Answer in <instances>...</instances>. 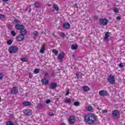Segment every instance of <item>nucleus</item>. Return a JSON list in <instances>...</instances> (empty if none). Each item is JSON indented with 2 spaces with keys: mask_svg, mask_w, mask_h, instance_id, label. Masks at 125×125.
Returning a JSON list of instances; mask_svg holds the SVG:
<instances>
[{
  "mask_svg": "<svg viewBox=\"0 0 125 125\" xmlns=\"http://www.w3.org/2000/svg\"><path fill=\"white\" fill-rule=\"evenodd\" d=\"M8 0H3V1H8Z\"/></svg>",
  "mask_w": 125,
  "mask_h": 125,
  "instance_id": "48",
  "label": "nucleus"
},
{
  "mask_svg": "<svg viewBox=\"0 0 125 125\" xmlns=\"http://www.w3.org/2000/svg\"><path fill=\"white\" fill-rule=\"evenodd\" d=\"M49 116H54V114L53 113V111L52 110L50 111V112L49 113Z\"/></svg>",
  "mask_w": 125,
  "mask_h": 125,
  "instance_id": "34",
  "label": "nucleus"
},
{
  "mask_svg": "<svg viewBox=\"0 0 125 125\" xmlns=\"http://www.w3.org/2000/svg\"><path fill=\"white\" fill-rule=\"evenodd\" d=\"M34 6L36 7V8H39V7H41V3H40L39 2H36L34 3Z\"/></svg>",
  "mask_w": 125,
  "mask_h": 125,
  "instance_id": "19",
  "label": "nucleus"
},
{
  "mask_svg": "<svg viewBox=\"0 0 125 125\" xmlns=\"http://www.w3.org/2000/svg\"><path fill=\"white\" fill-rule=\"evenodd\" d=\"M78 48V45L73 44L71 46V49L76 50Z\"/></svg>",
  "mask_w": 125,
  "mask_h": 125,
  "instance_id": "22",
  "label": "nucleus"
},
{
  "mask_svg": "<svg viewBox=\"0 0 125 125\" xmlns=\"http://www.w3.org/2000/svg\"><path fill=\"white\" fill-rule=\"evenodd\" d=\"M4 18V15H0V19H3Z\"/></svg>",
  "mask_w": 125,
  "mask_h": 125,
  "instance_id": "40",
  "label": "nucleus"
},
{
  "mask_svg": "<svg viewBox=\"0 0 125 125\" xmlns=\"http://www.w3.org/2000/svg\"><path fill=\"white\" fill-rule=\"evenodd\" d=\"M83 88L84 91H85V92L89 91V87L87 86H83Z\"/></svg>",
  "mask_w": 125,
  "mask_h": 125,
  "instance_id": "20",
  "label": "nucleus"
},
{
  "mask_svg": "<svg viewBox=\"0 0 125 125\" xmlns=\"http://www.w3.org/2000/svg\"><path fill=\"white\" fill-rule=\"evenodd\" d=\"M53 53H54V54L56 56L58 55V51L56 50V49H53L52 50Z\"/></svg>",
  "mask_w": 125,
  "mask_h": 125,
  "instance_id": "25",
  "label": "nucleus"
},
{
  "mask_svg": "<svg viewBox=\"0 0 125 125\" xmlns=\"http://www.w3.org/2000/svg\"><path fill=\"white\" fill-rule=\"evenodd\" d=\"M92 110H93L92 106H89L87 107V111H88L89 112H92Z\"/></svg>",
  "mask_w": 125,
  "mask_h": 125,
  "instance_id": "27",
  "label": "nucleus"
},
{
  "mask_svg": "<svg viewBox=\"0 0 125 125\" xmlns=\"http://www.w3.org/2000/svg\"><path fill=\"white\" fill-rule=\"evenodd\" d=\"M0 99H1V97H0Z\"/></svg>",
  "mask_w": 125,
  "mask_h": 125,
  "instance_id": "50",
  "label": "nucleus"
},
{
  "mask_svg": "<svg viewBox=\"0 0 125 125\" xmlns=\"http://www.w3.org/2000/svg\"><path fill=\"white\" fill-rule=\"evenodd\" d=\"M21 61L22 62H27L28 61V59L27 58H22L21 59Z\"/></svg>",
  "mask_w": 125,
  "mask_h": 125,
  "instance_id": "24",
  "label": "nucleus"
},
{
  "mask_svg": "<svg viewBox=\"0 0 125 125\" xmlns=\"http://www.w3.org/2000/svg\"><path fill=\"white\" fill-rule=\"evenodd\" d=\"M112 117L115 119H119L120 117V112L118 110H115L112 111Z\"/></svg>",
  "mask_w": 125,
  "mask_h": 125,
  "instance_id": "4",
  "label": "nucleus"
},
{
  "mask_svg": "<svg viewBox=\"0 0 125 125\" xmlns=\"http://www.w3.org/2000/svg\"><path fill=\"white\" fill-rule=\"evenodd\" d=\"M32 105V104L30 102H23L22 103V105L24 106H31Z\"/></svg>",
  "mask_w": 125,
  "mask_h": 125,
  "instance_id": "15",
  "label": "nucleus"
},
{
  "mask_svg": "<svg viewBox=\"0 0 125 125\" xmlns=\"http://www.w3.org/2000/svg\"><path fill=\"white\" fill-rule=\"evenodd\" d=\"M64 103H71V100L70 99L65 100L64 101Z\"/></svg>",
  "mask_w": 125,
  "mask_h": 125,
  "instance_id": "32",
  "label": "nucleus"
},
{
  "mask_svg": "<svg viewBox=\"0 0 125 125\" xmlns=\"http://www.w3.org/2000/svg\"><path fill=\"white\" fill-rule=\"evenodd\" d=\"M24 36L21 34H20L19 35L17 36L16 39L18 42H22L23 40H24Z\"/></svg>",
  "mask_w": 125,
  "mask_h": 125,
  "instance_id": "9",
  "label": "nucleus"
},
{
  "mask_svg": "<svg viewBox=\"0 0 125 125\" xmlns=\"http://www.w3.org/2000/svg\"><path fill=\"white\" fill-rule=\"evenodd\" d=\"M76 76L77 78H78V79H79V73H76Z\"/></svg>",
  "mask_w": 125,
  "mask_h": 125,
  "instance_id": "47",
  "label": "nucleus"
},
{
  "mask_svg": "<svg viewBox=\"0 0 125 125\" xmlns=\"http://www.w3.org/2000/svg\"><path fill=\"white\" fill-rule=\"evenodd\" d=\"M116 19H117V20H121V17H117L116 18Z\"/></svg>",
  "mask_w": 125,
  "mask_h": 125,
  "instance_id": "46",
  "label": "nucleus"
},
{
  "mask_svg": "<svg viewBox=\"0 0 125 125\" xmlns=\"http://www.w3.org/2000/svg\"><path fill=\"white\" fill-rule=\"evenodd\" d=\"M42 82L43 84H48V80L46 79V78H44L43 80H42Z\"/></svg>",
  "mask_w": 125,
  "mask_h": 125,
  "instance_id": "18",
  "label": "nucleus"
},
{
  "mask_svg": "<svg viewBox=\"0 0 125 125\" xmlns=\"http://www.w3.org/2000/svg\"><path fill=\"white\" fill-rule=\"evenodd\" d=\"M20 35H21L22 36H25V35H27V30L26 29H25V27H24L23 29H22L20 32Z\"/></svg>",
  "mask_w": 125,
  "mask_h": 125,
  "instance_id": "14",
  "label": "nucleus"
},
{
  "mask_svg": "<svg viewBox=\"0 0 125 125\" xmlns=\"http://www.w3.org/2000/svg\"><path fill=\"white\" fill-rule=\"evenodd\" d=\"M24 28H25V27L23 25L21 24H16L15 26V28L16 30H20V31L23 30Z\"/></svg>",
  "mask_w": 125,
  "mask_h": 125,
  "instance_id": "11",
  "label": "nucleus"
},
{
  "mask_svg": "<svg viewBox=\"0 0 125 125\" xmlns=\"http://www.w3.org/2000/svg\"><path fill=\"white\" fill-rule=\"evenodd\" d=\"M45 49V47H44V45H42L41 50L40 52L41 53H44V49Z\"/></svg>",
  "mask_w": 125,
  "mask_h": 125,
  "instance_id": "21",
  "label": "nucleus"
},
{
  "mask_svg": "<svg viewBox=\"0 0 125 125\" xmlns=\"http://www.w3.org/2000/svg\"><path fill=\"white\" fill-rule=\"evenodd\" d=\"M99 95H100V96L105 97V96H107L108 93L106 91H104L102 90L99 92Z\"/></svg>",
  "mask_w": 125,
  "mask_h": 125,
  "instance_id": "8",
  "label": "nucleus"
},
{
  "mask_svg": "<svg viewBox=\"0 0 125 125\" xmlns=\"http://www.w3.org/2000/svg\"><path fill=\"white\" fill-rule=\"evenodd\" d=\"M108 111H107V110L104 109V110H102L101 112L102 113V114H106V113H107Z\"/></svg>",
  "mask_w": 125,
  "mask_h": 125,
  "instance_id": "33",
  "label": "nucleus"
},
{
  "mask_svg": "<svg viewBox=\"0 0 125 125\" xmlns=\"http://www.w3.org/2000/svg\"><path fill=\"white\" fill-rule=\"evenodd\" d=\"M50 102H51V101H50V100H47L46 101V104H49V103H50Z\"/></svg>",
  "mask_w": 125,
  "mask_h": 125,
  "instance_id": "38",
  "label": "nucleus"
},
{
  "mask_svg": "<svg viewBox=\"0 0 125 125\" xmlns=\"http://www.w3.org/2000/svg\"><path fill=\"white\" fill-rule=\"evenodd\" d=\"M23 113L26 116H31L33 114V111L31 109H26L23 110Z\"/></svg>",
  "mask_w": 125,
  "mask_h": 125,
  "instance_id": "5",
  "label": "nucleus"
},
{
  "mask_svg": "<svg viewBox=\"0 0 125 125\" xmlns=\"http://www.w3.org/2000/svg\"><path fill=\"white\" fill-rule=\"evenodd\" d=\"M32 34L34 35V36H38V32L36 31H33Z\"/></svg>",
  "mask_w": 125,
  "mask_h": 125,
  "instance_id": "35",
  "label": "nucleus"
},
{
  "mask_svg": "<svg viewBox=\"0 0 125 125\" xmlns=\"http://www.w3.org/2000/svg\"><path fill=\"white\" fill-rule=\"evenodd\" d=\"M110 33L109 32H106L105 33V37H104V41L105 42H108V38H109L110 37Z\"/></svg>",
  "mask_w": 125,
  "mask_h": 125,
  "instance_id": "17",
  "label": "nucleus"
},
{
  "mask_svg": "<svg viewBox=\"0 0 125 125\" xmlns=\"http://www.w3.org/2000/svg\"><path fill=\"white\" fill-rule=\"evenodd\" d=\"M84 120L86 124L92 125L97 121V116L94 114H88L85 116Z\"/></svg>",
  "mask_w": 125,
  "mask_h": 125,
  "instance_id": "1",
  "label": "nucleus"
},
{
  "mask_svg": "<svg viewBox=\"0 0 125 125\" xmlns=\"http://www.w3.org/2000/svg\"><path fill=\"white\" fill-rule=\"evenodd\" d=\"M107 81L109 83H111V84H114L116 81L115 79V75H109L108 77Z\"/></svg>",
  "mask_w": 125,
  "mask_h": 125,
  "instance_id": "2",
  "label": "nucleus"
},
{
  "mask_svg": "<svg viewBox=\"0 0 125 125\" xmlns=\"http://www.w3.org/2000/svg\"><path fill=\"white\" fill-rule=\"evenodd\" d=\"M3 74L0 73V80H2V78H3Z\"/></svg>",
  "mask_w": 125,
  "mask_h": 125,
  "instance_id": "37",
  "label": "nucleus"
},
{
  "mask_svg": "<svg viewBox=\"0 0 125 125\" xmlns=\"http://www.w3.org/2000/svg\"><path fill=\"white\" fill-rule=\"evenodd\" d=\"M69 93H70V92L67 91L66 93V94H65V95H66V96H67V95H69Z\"/></svg>",
  "mask_w": 125,
  "mask_h": 125,
  "instance_id": "45",
  "label": "nucleus"
},
{
  "mask_svg": "<svg viewBox=\"0 0 125 125\" xmlns=\"http://www.w3.org/2000/svg\"><path fill=\"white\" fill-rule=\"evenodd\" d=\"M61 37H62V38L65 37V33H61Z\"/></svg>",
  "mask_w": 125,
  "mask_h": 125,
  "instance_id": "41",
  "label": "nucleus"
},
{
  "mask_svg": "<svg viewBox=\"0 0 125 125\" xmlns=\"http://www.w3.org/2000/svg\"><path fill=\"white\" fill-rule=\"evenodd\" d=\"M38 73H40V69H35L34 70V74H38Z\"/></svg>",
  "mask_w": 125,
  "mask_h": 125,
  "instance_id": "31",
  "label": "nucleus"
},
{
  "mask_svg": "<svg viewBox=\"0 0 125 125\" xmlns=\"http://www.w3.org/2000/svg\"><path fill=\"white\" fill-rule=\"evenodd\" d=\"M29 78H32L33 77V75L31 73H29Z\"/></svg>",
  "mask_w": 125,
  "mask_h": 125,
  "instance_id": "43",
  "label": "nucleus"
},
{
  "mask_svg": "<svg viewBox=\"0 0 125 125\" xmlns=\"http://www.w3.org/2000/svg\"><path fill=\"white\" fill-rule=\"evenodd\" d=\"M11 34L12 36H13V37H15V36H16V32H15L14 30H12L11 32Z\"/></svg>",
  "mask_w": 125,
  "mask_h": 125,
  "instance_id": "26",
  "label": "nucleus"
},
{
  "mask_svg": "<svg viewBox=\"0 0 125 125\" xmlns=\"http://www.w3.org/2000/svg\"><path fill=\"white\" fill-rule=\"evenodd\" d=\"M70 25L68 22H65L63 24V28L64 29H70Z\"/></svg>",
  "mask_w": 125,
  "mask_h": 125,
  "instance_id": "13",
  "label": "nucleus"
},
{
  "mask_svg": "<svg viewBox=\"0 0 125 125\" xmlns=\"http://www.w3.org/2000/svg\"><path fill=\"white\" fill-rule=\"evenodd\" d=\"M54 8L55 10H56V11H58V10H59V7L56 4L54 5Z\"/></svg>",
  "mask_w": 125,
  "mask_h": 125,
  "instance_id": "23",
  "label": "nucleus"
},
{
  "mask_svg": "<svg viewBox=\"0 0 125 125\" xmlns=\"http://www.w3.org/2000/svg\"><path fill=\"white\" fill-rule=\"evenodd\" d=\"M47 5H48V6H51V5H50V4H48Z\"/></svg>",
  "mask_w": 125,
  "mask_h": 125,
  "instance_id": "49",
  "label": "nucleus"
},
{
  "mask_svg": "<svg viewBox=\"0 0 125 125\" xmlns=\"http://www.w3.org/2000/svg\"><path fill=\"white\" fill-rule=\"evenodd\" d=\"M119 66L120 67H121V68H123V67H124V66L123 65V63H120L119 64Z\"/></svg>",
  "mask_w": 125,
  "mask_h": 125,
  "instance_id": "42",
  "label": "nucleus"
},
{
  "mask_svg": "<svg viewBox=\"0 0 125 125\" xmlns=\"http://www.w3.org/2000/svg\"><path fill=\"white\" fill-rule=\"evenodd\" d=\"M113 11L115 13H119V12H120V11L119 10V9H118V8H115L114 9Z\"/></svg>",
  "mask_w": 125,
  "mask_h": 125,
  "instance_id": "29",
  "label": "nucleus"
},
{
  "mask_svg": "<svg viewBox=\"0 0 125 125\" xmlns=\"http://www.w3.org/2000/svg\"><path fill=\"white\" fill-rule=\"evenodd\" d=\"M70 125H74L76 122V118L74 116H70L68 119Z\"/></svg>",
  "mask_w": 125,
  "mask_h": 125,
  "instance_id": "7",
  "label": "nucleus"
},
{
  "mask_svg": "<svg viewBox=\"0 0 125 125\" xmlns=\"http://www.w3.org/2000/svg\"><path fill=\"white\" fill-rule=\"evenodd\" d=\"M58 58L59 60H62L64 58V53H60L58 55Z\"/></svg>",
  "mask_w": 125,
  "mask_h": 125,
  "instance_id": "16",
  "label": "nucleus"
},
{
  "mask_svg": "<svg viewBox=\"0 0 125 125\" xmlns=\"http://www.w3.org/2000/svg\"><path fill=\"white\" fill-rule=\"evenodd\" d=\"M44 75H45V77H47V76H48V73L45 72Z\"/></svg>",
  "mask_w": 125,
  "mask_h": 125,
  "instance_id": "44",
  "label": "nucleus"
},
{
  "mask_svg": "<svg viewBox=\"0 0 125 125\" xmlns=\"http://www.w3.org/2000/svg\"><path fill=\"white\" fill-rule=\"evenodd\" d=\"M8 51L9 53H16L18 51V48H17V46H11L9 48Z\"/></svg>",
  "mask_w": 125,
  "mask_h": 125,
  "instance_id": "3",
  "label": "nucleus"
},
{
  "mask_svg": "<svg viewBox=\"0 0 125 125\" xmlns=\"http://www.w3.org/2000/svg\"><path fill=\"white\" fill-rule=\"evenodd\" d=\"M18 92V89H17L16 87H13L11 90V93H12V94H17Z\"/></svg>",
  "mask_w": 125,
  "mask_h": 125,
  "instance_id": "12",
  "label": "nucleus"
},
{
  "mask_svg": "<svg viewBox=\"0 0 125 125\" xmlns=\"http://www.w3.org/2000/svg\"><path fill=\"white\" fill-rule=\"evenodd\" d=\"M37 106L38 108H41V107H42V105L41 104H37Z\"/></svg>",
  "mask_w": 125,
  "mask_h": 125,
  "instance_id": "39",
  "label": "nucleus"
},
{
  "mask_svg": "<svg viewBox=\"0 0 125 125\" xmlns=\"http://www.w3.org/2000/svg\"><path fill=\"white\" fill-rule=\"evenodd\" d=\"M74 105L75 106H79V105H80V103H79L78 102H76L74 103Z\"/></svg>",
  "mask_w": 125,
  "mask_h": 125,
  "instance_id": "36",
  "label": "nucleus"
},
{
  "mask_svg": "<svg viewBox=\"0 0 125 125\" xmlns=\"http://www.w3.org/2000/svg\"><path fill=\"white\" fill-rule=\"evenodd\" d=\"M7 44H8L9 45H10L11 44H12V41L11 40H8L7 41Z\"/></svg>",
  "mask_w": 125,
  "mask_h": 125,
  "instance_id": "30",
  "label": "nucleus"
},
{
  "mask_svg": "<svg viewBox=\"0 0 125 125\" xmlns=\"http://www.w3.org/2000/svg\"><path fill=\"white\" fill-rule=\"evenodd\" d=\"M100 21L101 25H103V26H105L108 24V20L106 19H100Z\"/></svg>",
  "mask_w": 125,
  "mask_h": 125,
  "instance_id": "6",
  "label": "nucleus"
},
{
  "mask_svg": "<svg viewBox=\"0 0 125 125\" xmlns=\"http://www.w3.org/2000/svg\"><path fill=\"white\" fill-rule=\"evenodd\" d=\"M49 87L50 89H55L57 87V83H51L49 85Z\"/></svg>",
  "mask_w": 125,
  "mask_h": 125,
  "instance_id": "10",
  "label": "nucleus"
},
{
  "mask_svg": "<svg viewBox=\"0 0 125 125\" xmlns=\"http://www.w3.org/2000/svg\"><path fill=\"white\" fill-rule=\"evenodd\" d=\"M7 125H14V123L11 121H8L6 123Z\"/></svg>",
  "mask_w": 125,
  "mask_h": 125,
  "instance_id": "28",
  "label": "nucleus"
}]
</instances>
